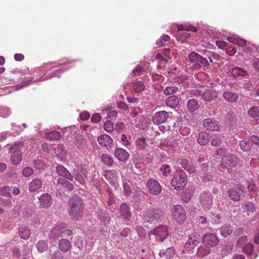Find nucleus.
I'll use <instances>...</instances> for the list:
<instances>
[{"instance_id":"17","label":"nucleus","mask_w":259,"mask_h":259,"mask_svg":"<svg viewBox=\"0 0 259 259\" xmlns=\"http://www.w3.org/2000/svg\"><path fill=\"white\" fill-rule=\"evenodd\" d=\"M40 207L42 208H48L52 204V198L50 194L45 193L39 198Z\"/></svg>"},{"instance_id":"4","label":"nucleus","mask_w":259,"mask_h":259,"mask_svg":"<svg viewBox=\"0 0 259 259\" xmlns=\"http://www.w3.org/2000/svg\"><path fill=\"white\" fill-rule=\"evenodd\" d=\"M187 179L184 171L181 170L176 172L171 181V184L176 190H180L185 187L187 184Z\"/></svg>"},{"instance_id":"49","label":"nucleus","mask_w":259,"mask_h":259,"mask_svg":"<svg viewBox=\"0 0 259 259\" xmlns=\"http://www.w3.org/2000/svg\"><path fill=\"white\" fill-rule=\"evenodd\" d=\"M104 129L108 133L113 132L114 130L113 123L110 120L106 121L104 124Z\"/></svg>"},{"instance_id":"47","label":"nucleus","mask_w":259,"mask_h":259,"mask_svg":"<svg viewBox=\"0 0 259 259\" xmlns=\"http://www.w3.org/2000/svg\"><path fill=\"white\" fill-rule=\"evenodd\" d=\"M170 37L168 35H163L160 37L156 42V44L159 47H162L165 45V42L169 41Z\"/></svg>"},{"instance_id":"30","label":"nucleus","mask_w":259,"mask_h":259,"mask_svg":"<svg viewBox=\"0 0 259 259\" xmlns=\"http://www.w3.org/2000/svg\"><path fill=\"white\" fill-rule=\"evenodd\" d=\"M175 254V249L173 247L167 248L165 251H160L159 255L161 257L169 259L172 257Z\"/></svg>"},{"instance_id":"40","label":"nucleus","mask_w":259,"mask_h":259,"mask_svg":"<svg viewBox=\"0 0 259 259\" xmlns=\"http://www.w3.org/2000/svg\"><path fill=\"white\" fill-rule=\"evenodd\" d=\"M146 140V138L144 137L139 138L137 139L136 142V146L140 150H144L147 147Z\"/></svg>"},{"instance_id":"20","label":"nucleus","mask_w":259,"mask_h":259,"mask_svg":"<svg viewBox=\"0 0 259 259\" xmlns=\"http://www.w3.org/2000/svg\"><path fill=\"white\" fill-rule=\"evenodd\" d=\"M56 172L60 176H62L71 181L73 180V176L63 165H59L56 167Z\"/></svg>"},{"instance_id":"64","label":"nucleus","mask_w":259,"mask_h":259,"mask_svg":"<svg viewBox=\"0 0 259 259\" xmlns=\"http://www.w3.org/2000/svg\"><path fill=\"white\" fill-rule=\"evenodd\" d=\"M101 118V116L99 113H95L92 116L91 120L94 123H98L100 121Z\"/></svg>"},{"instance_id":"32","label":"nucleus","mask_w":259,"mask_h":259,"mask_svg":"<svg viewBox=\"0 0 259 259\" xmlns=\"http://www.w3.org/2000/svg\"><path fill=\"white\" fill-rule=\"evenodd\" d=\"M208 135L205 132H200L198 135V143L201 145H205L209 142Z\"/></svg>"},{"instance_id":"16","label":"nucleus","mask_w":259,"mask_h":259,"mask_svg":"<svg viewBox=\"0 0 259 259\" xmlns=\"http://www.w3.org/2000/svg\"><path fill=\"white\" fill-rule=\"evenodd\" d=\"M203 126L207 130L211 131H218L220 127L219 122L218 121L210 118L204 120Z\"/></svg>"},{"instance_id":"25","label":"nucleus","mask_w":259,"mask_h":259,"mask_svg":"<svg viewBox=\"0 0 259 259\" xmlns=\"http://www.w3.org/2000/svg\"><path fill=\"white\" fill-rule=\"evenodd\" d=\"M180 163L184 169L190 174H193L196 171L195 167L191 161L184 159L181 160Z\"/></svg>"},{"instance_id":"53","label":"nucleus","mask_w":259,"mask_h":259,"mask_svg":"<svg viewBox=\"0 0 259 259\" xmlns=\"http://www.w3.org/2000/svg\"><path fill=\"white\" fill-rule=\"evenodd\" d=\"M253 244L251 243H248L243 246V251L248 255L252 254V251L253 249Z\"/></svg>"},{"instance_id":"1","label":"nucleus","mask_w":259,"mask_h":259,"mask_svg":"<svg viewBox=\"0 0 259 259\" xmlns=\"http://www.w3.org/2000/svg\"><path fill=\"white\" fill-rule=\"evenodd\" d=\"M68 212L70 217L74 220H78L83 213L84 204L79 197L73 196L69 202Z\"/></svg>"},{"instance_id":"7","label":"nucleus","mask_w":259,"mask_h":259,"mask_svg":"<svg viewBox=\"0 0 259 259\" xmlns=\"http://www.w3.org/2000/svg\"><path fill=\"white\" fill-rule=\"evenodd\" d=\"M219 97L218 92L210 87H206L203 89L202 99L204 102H210Z\"/></svg>"},{"instance_id":"41","label":"nucleus","mask_w":259,"mask_h":259,"mask_svg":"<svg viewBox=\"0 0 259 259\" xmlns=\"http://www.w3.org/2000/svg\"><path fill=\"white\" fill-rule=\"evenodd\" d=\"M231 73L234 77L239 76H244L247 74L246 72L240 67L233 68L232 70Z\"/></svg>"},{"instance_id":"34","label":"nucleus","mask_w":259,"mask_h":259,"mask_svg":"<svg viewBox=\"0 0 259 259\" xmlns=\"http://www.w3.org/2000/svg\"><path fill=\"white\" fill-rule=\"evenodd\" d=\"M233 232V227L231 225H224L220 229V233L224 237H227Z\"/></svg>"},{"instance_id":"15","label":"nucleus","mask_w":259,"mask_h":259,"mask_svg":"<svg viewBox=\"0 0 259 259\" xmlns=\"http://www.w3.org/2000/svg\"><path fill=\"white\" fill-rule=\"evenodd\" d=\"M98 142L100 146L106 148L111 147L113 144L112 139L108 135L104 134L98 137Z\"/></svg>"},{"instance_id":"39","label":"nucleus","mask_w":259,"mask_h":259,"mask_svg":"<svg viewBox=\"0 0 259 259\" xmlns=\"http://www.w3.org/2000/svg\"><path fill=\"white\" fill-rule=\"evenodd\" d=\"M228 195L229 198L234 201H238L240 200V195L237 191L234 189H230L229 190Z\"/></svg>"},{"instance_id":"19","label":"nucleus","mask_w":259,"mask_h":259,"mask_svg":"<svg viewBox=\"0 0 259 259\" xmlns=\"http://www.w3.org/2000/svg\"><path fill=\"white\" fill-rule=\"evenodd\" d=\"M42 181L39 178L33 179L29 184L28 190L30 192H35L42 187Z\"/></svg>"},{"instance_id":"36","label":"nucleus","mask_w":259,"mask_h":259,"mask_svg":"<svg viewBox=\"0 0 259 259\" xmlns=\"http://www.w3.org/2000/svg\"><path fill=\"white\" fill-rule=\"evenodd\" d=\"M178 30H186L187 31L196 32L197 29L196 27L189 24L178 25Z\"/></svg>"},{"instance_id":"55","label":"nucleus","mask_w":259,"mask_h":259,"mask_svg":"<svg viewBox=\"0 0 259 259\" xmlns=\"http://www.w3.org/2000/svg\"><path fill=\"white\" fill-rule=\"evenodd\" d=\"M210 142L212 146L218 147L221 144L222 140L218 136H214L213 137H212Z\"/></svg>"},{"instance_id":"37","label":"nucleus","mask_w":259,"mask_h":259,"mask_svg":"<svg viewBox=\"0 0 259 259\" xmlns=\"http://www.w3.org/2000/svg\"><path fill=\"white\" fill-rule=\"evenodd\" d=\"M36 246L37 251L40 253L45 252L48 248L47 241L44 240L39 241Z\"/></svg>"},{"instance_id":"48","label":"nucleus","mask_w":259,"mask_h":259,"mask_svg":"<svg viewBox=\"0 0 259 259\" xmlns=\"http://www.w3.org/2000/svg\"><path fill=\"white\" fill-rule=\"evenodd\" d=\"M83 176H84L81 175L80 172L77 171L76 174H74V176L73 177L79 184L84 186L86 184V181Z\"/></svg>"},{"instance_id":"54","label":"nucleus","mask_w":259,"mask_h":259,"mask_svg":"<svg viewBox=\"0 0 259 259\" xmlns=\"http://www.w3.org/2000/svg\"><path fill=\"white\" fill-rule=\"evenodd\" d=\"M130 182H128V183L124 182L123 183V193L126 196L130 195L132 192V189L130 185Z\"/></svg>"},{"instance_id":"46","label":"nucleus","mask_w":259,"mask_h":259,"mask_svg":"<svg viewBox=\"0 0 259 259\" xmlns=\"http://www.w3.org/2000/svg\"><path fill=\"white\" fill-rule=\"evenodd\" d=\"M9 186H4L0 189V194L5 197L11 196V189Z\"/></svg>"},{"instance_id":"35","label":"nucleus","mask_w":259,"mask_h":259,"mask_svg":"<svg viewBox=\"0 0 259 259\" xmlns=\"http://www.w3.org/2000/svg\"><path fill=\"white\" fill-rule=\"evenodd\" d=\"M101 161L107 166H111L113 164V158L108 154L104 153L101 155Z\"/></svg>"},{"instance_id":"29","label":"nucleus","mask_w":259,"mask_h":259,"mask_svg":"<svg viewBox=\"0 0 259 259\" xmlns=\"http://www.w3.org/2000/svg\"><path fill=\"white\" fill-rule=\"evenodd\" d=\"M166 104L170 108H175L179 105V100L176 96H170L166 99Z\"/></svg>"},{"instance_id":"10","label":"nucleus","mask_w":259,"mask_h":259,"mask_svg":"<svg viewBox=\"0 0 259 259\" xmlns=\"http://www.w3.org/2000/svg\"><path fill=\"white\" fill-rule=\"evenodd\" d=\"M238 162L237 157L232 154L225 155L222 159L221 164L224 167H235Z\"/></svg>"},{"instance_id":"63","label":"nucleus","mask_w":259,"mask_h":259,"mask_svg":"<svg viewBox=\"0 0 259 259\" xmlns=\"http://www.w3.org/2000/svg\"><path fill=\"white\" fill-rule=\"evenodd\" d=\"M66 227L62 225V235L63 236H69L72 233V231L70 229H65Z\"/></svg>"},{"instance_id":"11","label":"nucleus","mask_w":259,"mask_h":259,"mask_svg":"<svg viewBox=\"0 0 259 259\" xmlns=\"http://www.w3.org/2000/svg\"><path fill=\"white\" fill-rule=\"evenodd\" d=\"M202 239V243L207 247L215 246L219 242L217 235L211 233L205 234Z\"/></svg>"},{"instance_id":"51","label":"nucleus","mask_w":259,"mask_h":259,"mask_svg":"<svg viewBox=\"0 0 259 259\" xmlns=\"http://www.w3.org/2000/svg\"><path fill=\"white\" fill-rule=\"evenodd\" d=\"M160 171L163 176H167L171 172V168L169 165L164 164L161 167Z\"/></svg>"},{"instance_id":"6","label":"nucleus","mask_w":259,"mask_h":259,"mask_svg":"<svg viewBox=\"0 0 259 259\" xmlns=\"http://www.w3.org/2000/svg\"><path fill=\"white\" fill-rule=\"evenodd\" d=\"M174 219L179 224H183L186 220V213L184 208L181 205H176L172 208Z\"/></svg>"},{"instance_id":"26","label":"nucleus","mask_w":259,"mask_h":259,"mask_svg":"<svg viewBox=\"0 0 259 259\" xmlns=\"http://www.w3.org/2000/svg\"><path fill=\"white\" fill-rule=\"evenodd\" d=\"M223 97L226 101L229 102H236L239 98L237 94L229 91L224 92L223 94Z\"/></svg>"},{"instance_id":"61","label":"nucleus","mask_w":259,"mask_h":259,"mask_svg":"<svg viewBox=\"0 0 259 259\" xmlns=\"http://www.w3.org/2000/svg\"><path fill=\"white\" fill-rule=\"evenodd\" d=\"M104 176L106 179L109 180H111L114 177V175L111 170H105Z\"/></svg>"},{"instance_id":"12","label":"nucleus","mask_w":259,"mask_h":259,"mask_svg":"<svg viewBox=\"0 0 259 259\" xmlns=\"http://www.w3.org/2000/svg\"><path fill=\"white\" fill-rule=\"evenodd\" d=\"M152 234L155 236L156 241H162L168 235L167 228L165 226H160L155 228Z\"/></svg>"},{"instance_id":"9","label":"nucleus","mask_w":259,"mask_h":259,"mask_svg":"<svg viewBox=\"0 0 259 259\" xmlns=\"http://www.w3.org/2000/svg\"><path fill=\"white\" fill-rule=\"evenodd\" d=\"M200 201L205 209H209L213 203L212 195L209 191H203L200 195Z\"/></svg>"},{"instance_id":"43","label":"nucleus","mask_w":259,"mask_h":259,"mask_svg":"<svg viewBox=\"0 0 259 259\" xmlns=\"http://www.w3.org/2000/svg\"><path fill=\"white\" fill-rule=\"evenodd\" d=\"M249 116L252 118L259 117V106H253L248 111Z\"/></svg>"},{"instance_id":"50","label":"nucleus","mask_w":259,"mask_h":259,"mask_svg":"<svg viewBox=\"0 0 259 259\" xmlns=\"http://www.w3.org/2000/svg\"><path fill=\"white\" fill-rule=\"evenodd\" d=\"M248 240L247 236L240 237L236 241V246L238 247H241Z\"/></svg>"},{"instance_id":"27","label":"nucleus","mask_w":259,"mask_h":259,"mask_svg":"<svg viewBox=\"0 0 259 259\" xmlns=\"http://www.w3.org/2000/svg\"><path fill=\"white\" fill-rule=\"evenodd\" d=\"M57 186L58 187H60V186H63L69 191H71L74 189L73 184L67 180L62 178H58Z\"/></svg>"},{"instance_id":"33","label":"nucleus","mask_w":259,"mask_h":259,"mask_svg":"<svg viewBox=\"0 0 259 259\" xmlns=\"http://www.w3.org/2000/svg\"><path fill=\"white\" fill-rule=\"evenodd\" d=\"M243 211L246 212L249 215L250 213H253L255 211L256 208L253 203L247 201L242 206Z\"/></svg>"},{"instance_id":"56","label":"nucleus","mask_w":259,"mask_h":259,"mask_svg":"<svg viewBox=\"0 0 259 259\" xmlns=\"http://www.w3.org/2000/svg\"><path fill=\"white\" fill-rule=\"evenodd\" d=\"M33 169L30 167H26L22 170V175L24 177H28L33 174Z\"/></svg>"},{"instance_id":"5","label":"nucleus","mask_w":259,"mask_h":259,"mask_svg":"<svg viewBox=\"0 0 259 259\" xmlns=\"http://www.w3.org/2000/svg\"><path fill=\"white\" fill-rule=\"evenodd\" d=\"M188 58L190 62L194 63L196 68L199 69L202 66L206 67L209 64L205 58L195 52H193L188 55Z\"/></svg>"},{"instance_id":"24","label":"nucleus","mask_w":259,"mask_h":259,"mask_svg":"<svg viewBox=\"0 0 259 259\" xmlns=\"http://www.w3.org/2000/svg\"><path fill=\"white\" fill-rule=\"evenodd\" d=\"M187 110L190 112H193L197 110L200 107L198 102L194 99H189L186 104Z\"/></svg>"},{"instance_id":"42","label":"nucleus","mask_w":259,"mask_h":259,"mask_svg":"<svg viewBox=\"0 0 259 259\" xmlns=\"http://www.w3.org/2000/svg\"><path fill=\"white\" fill-rule=\"evenodd\" d=\"M210 252V249L207 248L206 246H200L198 248L197 255L200 257H204Z\"/></svg>"},{"instance_id":"58","label":"nucleus","mask_w":259,"mask_h":259,"mask_svg":"<svg viewBox=\"0 0 259 259\" xmlns=\"http://www.w3.org/2000/svg\"><path fill=\"white\" fill-rule=\"evenodd\" d=\"M64 258L63 254L59 250H57L52 254L51 259H64Z\"/></svg>"},{"instance_id":"13","label":"nucleus","mask_w":259,"mask_h":259,"mask_svg":"<svg viewBox=\"0 0 259 259\" xmlns=\"http://www.w3.org/2000/svg\"><path fill=\"white\" fill-rule=\"evenodd\" d=\"M200 241V236L197 233L191 234L185 244L186 250L190 251L194 249Z\"/></svg>"},{"instance_id":"57","label":"nucleus","mask_w":259,"mask_h":259,"mask_svg":"<svg viewBox=\"0 0 259 259\" xmlns=\"http://www.w3.org/2000/svg\"><path fill=\"white\" fill-rule=\"evenodd\" d=\"M86 144V141L82 137H79L76 142V146L79 148H82L83 146H85Z\"/></svg>"},{"instance_id":"45","label":"nucleus","mask_w":259,"mask_h":259,"mask_svg":"<svg viewBox=\"0 0 259 259\" xmlns=\"http://www.w3.org/2000/svg\"><path fill=\"white\" fill-rule=\"evenodd\" d=\"M133 88L136 93H140L144 91L145 88V86L144 83L141 81H138L136 82L134 85Z\"/></svg>"},{"instance_id":"44","label":"nucleus","mask_w":259,"mask_h":259,"mask_svg":"<svg viewBox=\"0 0 259 259\" xmlns=\"http://www.w3.org/2000/svg\"><path fill=\"white\" fill-rule=\"evenodd\" d=\"M179 90L177 87L176 86H168L163 91V93L166 96L173 95L176 93Z\"/></svg>"},{"instance_id":"18","label":"nucleus","mask_w":259,"mask_h":259,"mask_svg":"<svg viewBox=\"0 0 259 259\" xmlns=\"http://www.w3.org/2000/svg\"><path fill=\"white\" fill-rule=\"evenodd\" d=\"M114 155L119 161L125 162L130 156V154L125 149L117 148L114 151Z\"/></svg>"},{"instance_id":"59","label":"nucleus","mask_w":259,"mask_h":259,"mask_svg":"<svg viewBox=\"0 0 259 259\" xmlns=\"http://www.w3.org/2000/svg\"><path fill=\"white\" fill-rule=\"evenodd\" d=\"M42 149L46 152L50 153L54 150V147L49 145L47 143H44L41 145Z\"/></svg>"},{"instance_id":"8","label":"nucleus","mask_w":259,"mask_h":259,"mask_svg":"<svg viewBox=\"0 0 259 259\" xmlns=\"http://www.w3.org/2000/svg\"><path fill=\"white\" fill-rule=\"evenodd\" d=\"M148 192L153 195H158L161 191V187L158 181L150 179L147 180L146 184Z\"/></svg>"},{"instance_id":"14","label":"nucleus","mask_w":259,"mask_h":259,"mask_svg":"<svg viewBox=\"0 0 259 259\" xmlns=\"http://www.w3.org/2000/svg\"><path fill=\"white\" fill-rule=\"evenodd\" d=\"M169 114L165 111L157 112L153 116L152 121L155 124L159 125L165 122L168 117Z\"/></svg>"},{"instance_id":"60","label":"nucleus","mask_w":259,"mask_h":259,"mask_svg":"<svg viewBox=\"0 0 259 259\" xmlns=\"http://www.w3.org/2000/svg\"><path fill=\"white\" fill-rule=\"evenodd\" d=\"M200 177L201 178V179L204 182L209 181L212 178V177L210 175H209L208 173L204 172H201L200 174Z\"/></svg>"},{"instance_id":"2","label":"nucleus","mask_w":259,"mask_h":259,"mask_svg":"<svg viewBox=\"0 0 259 259\" xmlns=\"http://www.w3.org/2000/svg\"><path fill=\"white\" fill-rule=\"evenodd\" d=\"M163 212L159 209L148 208L143 211V219L150 223H155L162 219Z\"/></svg>"},{"instance_id":"31","label":"nucleus","mask_w":259,"mask_h":259,"mask_svg":"<svg viewBox=\"0 0 259 259\" xmlns=\"http://www.w3.org/2000/svg\"><path fill=\"white\" fill-rule=\"evenodd\" d=\"M61 137V133L56 131L48 132L45 133L46 138L51 140H59Z\"/></svg>"},{"instance_id":"52","label":"nucleus","mask_w":259,"mask_h":259,"mask_svg":"<svg viewBox=\"0 0 259 259\" xmlns=\"http://www.w3.org/2000/svg\"><path fill=\"white\" fill-rule=\"evenodd\" d=\"M203 88H202L201 90H199L198 89H195L194 90H192L190 91V94L191 95V97H198L201 96L202 99V95L203 92Z\"/></svg>"},{"instance_id":"23","label":"nucleus","mask_w":259,"mask_h":259,"mask_svg":"<svg viewBox=\"0 0 259 259\" xmlns=\"http://www.w3.org/2000/svg\"><path fill=\"white\" fill-rule=\"evenodd\" d=\"M120 212L122 218L128 220L131 217L130 206L125 203H122L120 206Z\"/></svg>"},{"instance_id":"28","label":"nucleus","mask_w":259,"mask_h":259,"mask_svg":"<svg viewBox=\"0 0 259 259\" xmlns=\"http://www.w3.org/2000/svg\"><path fill=\"white\" fill-rule=\"evenodd\" d=\"M19 235L21 239L27 240L31 235V231L28 228L22 226L19 228Z\"/></svg>"},{"instance_id":"62","label":"nucleus","mask_w":259,"mask_h":259,"mask_svg":"<svg viewBox=\"0 0 259 259\" xmlns=\"http://www.w3.org/2000/svg\"><path fill=\"white\" fill-rule=\"evenodd\" d=\"M248 138L250 142H251L253 144L259 146V137L255 135H252L248 136Z\"/></svg>"},{"instance_id":"38","label":"nucleus","mask_w":259,"mask_h":259,"mask_svg":"<svg viewBox=\"0 0 259 259\" xmlns=\"http://www.w3.org/2000/svg\"><path fill=\"white\" fill-rule=\"evenodd\" d=\"M249 139L248 138L245 140L242 141L240 142V146L241 149L244 151H248L251 148L252 144L249 141Z\"/></svg>"},{"instance_id":"3","label":"nucleus","mask_w":259,"mask_h":259,"mask_svg":"<svg viewBox=\"0 0 259 259\" xmlns=\"http://www.w3.org/2000/svg\"><path fill=\"white\" fill-rule=\"evenodd\" d=\"M24 146L23 143L19 142L12 145L9 149V153H12L11 162L13 164H18L22 160V149Z\"/></svg>"},{"instance_id":"22","label":"nucleus","mask_w":259,"mask_h":259,"mask_svg":"<svg viewBox=\"0 0 259 259\" xmlns=\"http://www.w3.org/2000/svg\"><path fill=\"white\" fill-rule=\"evenodd\" d=\"M62 231V225H55L50 231V237L56 239L58 237H63Z\"/></svg>"},{"instance_id":"21","label":"nucleus","mask_w":259,"mask_h":259,"mask_svg":"<svg viewBox=\"0 0 259 259\" xmlns=\"http://www.w3.org/2000/svg\"><path fill=\"white\" fill-rule=\"evenodd\" d=\"M58 246L62 252H66L70 249L72 245L70 241L62 238L59 241Z\"/></svg>"}]
</instances>
